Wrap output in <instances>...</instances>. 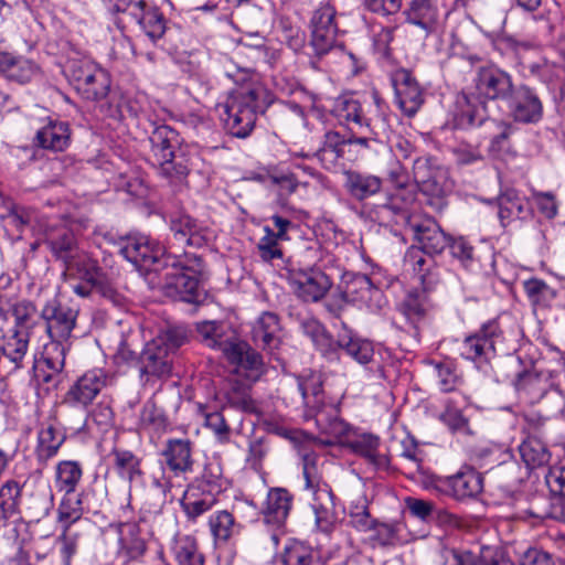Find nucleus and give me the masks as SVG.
I'll return each instance as SVG.
<instances>
[{
    "mask_svg": "<svg viewBox=\"0 0 565 565\" xmlns=\"http://www.w3.org/2000/svg\"><path fill=\"white\" fill-rule=\"evenodd\" d=\"M228 404L246 413L256 412V403L252 398L250 387L239 382H234L226 392Z\"/></svg>",
    "mask_w": 565,
    "mask_h": 565,
    "instance_id": "58",
    "label": "nucleus"
},
{
    "mask_svg": "<svg viewBox=\"0 0 565 565\" xmlns=\"http://www.w3.org/2000/svg\"><path fill=\"white\" fill-rule=\"evenodd\" d=\"M204 425L213 431L220 443L225 444L230 441L231 427L221 412L205 413Z\"/></svg>",
    "mask_w": 565,
    "mask_h": 565,
    "instance_id": "64",
    "label": "nucleus"
},
{
    "mask_svg": "<svg viewBox=\"0 0 565 565\" xmlns=\"http://www.w3.org/2000/svg\"><path fill=\"white\" fill-rule=\"evenodd\" d=\"M516 391L524 394L529 402H540L548 392L551 382L547 376L536 371H524L519 373L514 381Z\"/></svg>",
    "mask_w": 565,
    "mask_h": 565,
    "instance_id": "39",
    "label": "nucleus"
},
{
    "mask_svg": "<svg viewBox=\"0 0 565 565\" xmlns=\"http://www.w3.org/2000/svg\"><path fill=\"white\" fill-rule=\"evenodd\" d=\"M334 113L339 119L362 127L364 118L360 103L348 96L339 97L334 105Z\"/></svg>",
    "mask_w": 565,
    "mask_h": 565,
    "instance_id": "57",
    "label": "nucleus"
},
{
    "mask_svg": "<svg viewBox=\"0 0 565 565\" xmlns=\"http://www.w3.org/2000/svg\"><path fill=\"white\" fill-rule=\"evenodd\" d=\"M507 102L516 121L536 122L542 117L543 106L539 96L525 85L515 86Z\"/></svg>",
    "mask_w": 565,
    "mask_h": 565,
    "instance_id": "26",
    "label": "nucleus"
},
{
    "mask_svg": "<svg viewBox=\"0 0 565 565\" xmlns=\"http://www.w3.org/2000/svg\"><path fill=\"white\" fill-rule=\"evenodd\" d=\"M203 498H195L190 494L181 502L183 512L188 520L194 522L196 519L210 511L216 503V498L202 494Z\"/></svg>",
    "mask_w": 565,
    "mask_h": 565,
    "instance_id": "61",
    "label": "nucleus"
},
{
    "mask_svg": "<svg viewBox=\"0 0 565 565\" xmlns=\"http://www.w3.org/2000/svg\"><path fill=\"white\" fill-rule=\"evenodd\" d=\"M294 495L280 487L270 488L262 508L265 524L280 529L285 525L292 509Z\"/></svg>",
    "mask_w": 565,
    "mask_h": 565,
    "instance_id": "24",
    "label": "nucleus"
},
{
    "mask_svg": "<svg viewBox=\"0 0 565 565\" xmlns=\"http://www.w3.org/2000/svg\"><path fill=\"white\" fill-rule=\"evenodd\" d=\"M44 228V243L52 255L65 265L81 249L74 233L65 225L49 226L46 224Z\"/></svg>",
    "mask_w": 565,
    "mask_h": 565,
    "instance_id": "29",
    "label": "nucleus"
},
{
    "mask_svg": "<svg viewBox=\"0 0 565 565\" xmlns=\"http://www.w3.org/2000/svg\"><path fill=\"white\" fill-rule=\"evenodd\" d=\"M173 239L180 246L202 247L209 241V231L183 210L166 211Z\"/></svg>",
    "mask_w": 565,
    "mask_h": 565,
    "instance_id": "16",
    "label": "nucleus"
},
{
    "mask_svg": "<svg viewBox=\"0 0 565 565\" xmlns=\"http://www.w3.org/2000/svg\"><path fill=\"white\" fill-rule=\"evenodd\" d=\"M438 418L452 435H475L468 417L463 415L462 411L450 398L446 401L445 408L439 414Z\"/></svg>",
    "mask_w": 565,
    "mask_h": 565,
    "instance_id": "49",
    "label": "nucleus"
},
{
    "mask_svg": "<svg viewBox=\"0 0 565 565\" xmlns=\"http://www.w3.org/2000/svg\"><path fill=\"white\" fill-rule=\"evenodd\" d=\"M66 76L75 90L87 100L104 99L109 93L108 73L89 58L70 60L66 65Z\"/></svg>",
    "mask_w": 565,
    "mask_h": 565,
    "instance_id": "9",
    "label": "nucleus"
},
{
    "mask_svg": "<svg viewBox=\"0 0 565 565\" xmlns=\"http://www.w3.org/2000/svg\"><path fill=\"white\" fill-rule=\"evenodd\" d=\"M152 152L156 157L154 164L160 166L163 177H181L189 174L180 163L173 164L174 149L178 145V132L169 126L156 127L149 137Z\"/></svg>",
    "mask_w": 565,
    "mask_h": 565,
    "instance_id": "15",
    "label": "nucleus"
},
{
    "mask_svg": "<svg viewBox=\"0 0 565 565\" xmlns=\"http://www.w3.org/2000/svg\"><path fill=\"white\" fill-rule=\"evenodd\" d=\"M30 334L9 330L0 339V375H9L24 367Z\"/></svg>",
    "mask_w": 565,
    "mask_h": 565,
    "instance_id": "21",
    "label": "nucleus"
},
{
    "mask_svg": "<svg viewBox=\"0 0 565 565\" xmlns=\"http://www.w3.org/2000/svg\"><path fill=\"white\" fill-rule=\"evenodd\" d=\"M448 248L450 256L465 269H472L478 259L475 246L463 236H449Z\"/></svg>",
    "mask_w": 565,
    "mask_h": 565,
    "instance_id": "53",
    "label": "nucleus"
},
{
    "mask_svg": "<svg viewBox=\"0 0 565 565\" xmlns=\"http://www.w3.org/2000/svg\"><path fill=\"white\" fill-rule=\"evenodd\" d=\"M140 377L149 381L151 377H163L170 374L172 361L169 354V347L164 339L149 341L138 359Z\"/></svg>",
    "mask_w": 565,
    "mask_h": 565,
    "instance_id": "19",
    "label": "nucleus"
},
{
    "mask_svg": "<svg viewBox=\"0 0 565 565\" xmlns=\"http://www.w3.org/2000/svg\"><path fill=\"white\" fill-rule=\"evenodd\" d=\"M310 46L315 55L323 57L333 52H342L343 44L339 41V29H316L311 30Z\"/></svg>",
    "mask_w": 565,
    "mask_h": 565,
    "instance_id": "48",
    "label": "nucleus"
},
{
    "mask_svg": "<svg viewBox=\"0 0 565 565\" xmlns=\"http://www.w3.org/2000/svg\"><path fill=\"white\" fill-rule=\"evenodd\" d=\"M407 230L416 242L415 246L428 255H440L448 244L449 235L431 217L409 220Z\"/></svg>",
    "mask_w": 565,
    "mask_h": 565,
    "instance_id": "20",
    "label": "nucleus"
},
{
    "mask_svg": "<svg viewBox=\"0 0 565 565\" xmlns=\"http://www.w3.org/2000/svg\"><path fill=\"white\" fill-rule=\"evenodd\" d=\"M111 381L113 376L104 369L88 370L70 386L63 402L72 407L87 408Z\"/></svg>",
    "mask_w": 565,
    "mask_h": 565,
    "instance_id": "13",
    "label": "nucleus"
},
{
    "mask_svg": "<svg viewBox=\"0 0 565 565\" xmlns=\"http://www.w3.org/2000/svg\"><path fill=\"white\" fill-rule=\"evenodd\" d=\"M479 96L507 102L514 92L512 75L494 64L479 66L473 78Z\"/></svg>",
    "mask_w": 565,
    "mask_h": 565,
    "instance_id": "14",
    "label": "nucleus"
},
{
    "mask_svg": "<svg viewBox=\"0 0 565 565\" xmlns=\"http://www.w3.org/2000/svg\"><path fill=\"white\" fill-rule=\"evenodd\" d=\"M279 331V317L274 312L265 311L253 324L252 340L257 347L271 352L280 343Z\"/></svg>",
    "mask_w": 565,
    "mask_h": 565,
    "instance_id": "30",
    "label": "nucleus"
},
{
    "mask_svg": "<svg viewBox=\"0 0 565 565\" xmlns=\"http://www.w3.org/2000/svg\"><path fill=\"white\" fill-rule=\"evenodd\" d=\"M519 451L526 467L531 469L547 465L551 459V452L537 436H529L520 445Z\"/></svg>",
    "mask_w": 565,
    "mask_h": 565,
    "instance_id": "50",
    "label": "nucleus"
},
{
    "mask_svg": "<svg viewBox=\"0 0 565 565\" xmlns=\"http://www.w3.org/2000/svg\"><path fill=\"white\" fill-rule=\"evenodd\" d=\"M287 280L294 294L303 302L320 301L332 286L330 277L313 266L289 269Z\"/></svg>",
    "mask_w": 565,
    "mask_h": 565,
    "instance_id": "12",
    "label": "nucleus"
},
{
    "mask_svg": "<svg viewBox=\"0 0 565 565\" xmlns=\"http://www.w3.org/2000/svg\"><path fill=\"white\" fill-rule=\"evenodd\" d=\"M1 218L6 226L14 227L20 233L26 227L44 228L46 226V222L42 221L35 209L23 205L13 204Z\"/></svg>",
    "mask_w": 565,
    "mask_h": 565,
    "instance_id": "43",
    "label": "nucleus"
},
{
    "mask_svg": "<svg viewBox=\"0 0 565 565\" xmlns=\"http://www.w3.org/2000/svg\"><path fill=\"white\" fill-rule=\"evenodd\" d=\"M209 529L216 545L226 544L231 539L238 535L242 524L227 510H218L209 516Z\"/></svg>",
    "mask_w": 565,
    "mask_h": 565,
    "instance_id": "38",
    "label": "nucleus"
},
{
    "mask_svg": "<svg viewBox=\"0 0 565 565\" xmlns=\"http://www.w3.org/2000/svg\"><path fill=\"white\" fill-rule=\"evenodd\" d=\"M40 316L50 338L42 353L43 363L49 370L43 381L49 383L64 370L66 352L70 350L68 340L76 327L78 309L54 297L45 302Z\"/></svg>",
    "mask_w": 565,
    "mask_h": 565,
    "instance_id": "2",
    "label": "nucleus"
},
{
    "mask_svg": "<svg viewBox=\"0 0 565 565\" xmlns=\"http://www.w3.org/2000/svg\"><path fill=\"white\" fill-rule=\"evenodd\" d=\"M262 88L243 87L233 92L225 105L223 121L227 131L237 138L247 137L253 130L260 109Z\"/></svg>",
    "mask_w": 565,
    "mask_h": 565,
    "instance_id": "7",
    "label": "nucleus"
},
{
    "mask_svg": "<svg viewBox=\"0 0 565 565\" xmlns=\"http://www.w3.org/2000/svg\"><path fill=\"white\" fill-rule=\"evenodd\" d=\"M64 266V274L70 279L81 280L73 286L76 295L88 297L95 290L116 306L122 303L124 297L117 290L114 278L98 265L90 253L81 248Z\"/></svg>",
    "mask_w": 565,
    "mask_h": 565,
    "instance_id": "4",
    "label": "nucleus"
},
{
    "mask_svg": "<svg viewBox=\"0 0 565 565\" xmlns=\"http://www.w3.org/2000/svg\"><path fill=\"white\" fill-rule=\"evenodd\" d=\"M503 341L504 332L500 320L493 318L463 337L458 344L459 355L472 362L479 370H484L497 356V347Z\"/></svg>",
    "mask_w": 565,
    "mask_h": 565,
    "instance_id": "8",
    "label": "nucleus"
},
{
    "mask_svg": "<svg viewBox=\"0 0 565 565\" xmlns=\"http://www.w3.org/2000/svg\"><path fill=\"white\" fill-rule=\"evenodd\" d=\"M369 541L372 547L394 545L399 532L397 522H380L375 519L374 526L371 529Z\"/></svg>",
    "mask_w": 565,
    "mask_h": 565,
    "instance_id": "56",
    "label": "nucleus"
},
{
    "mask_svg": "<svg viewBox=\"0 0 565 565\" xmlns=\"http://www.w3.org/2000/svg\"><path fill=\"white\" fill-rule=\"evenodd\" d=\"M456 105L455 120L458 127L467 128L483 124L486 119L483 106L472 104L465 94L457 97Z\"/></svg>",
    "mask_w": 565,
    "mask_h": 565,
    "instance_id": "51",
    "label": "nucleus"
},
{
    "mask_svg": "<svg viewBox=\"0 0 565 565\" xmlns=\"http://www.w3.org/2000/svg\"><path fill=\"white\" fill-rule=\"evenodd\" d=\"M391 82L401 110L408 117L414 116L424 103V92L415 76L406 68L392 73Z\"/></svg>",
    "mask_w": 565,
    "mask_h": 565,
    "instance_id": "18",
    "label": "nucleus"
},
{
    "mask_svg": "<svg viewBox=\"0 0 565 565\" xmlns=\"http://www.w3.org/2000/svg\"><path fill=\"white\" fill-rule=\"evenodd\" d=\"M348 142H358L365 145L366 138L360 137L355 139L347 140L344 137H341L338 132H328L326 135V145L322 149L319 150L316 158L320 160L327 169L329 167L326 164V161L333 162L342 152V146Z\"/></svg>",
    "mask_w": 565,
    "mask_h": 565,
    "instance_id": "55",
    "label": "nucleus"
},
{
    "mask_svg": "<svg viewBox=\"0 0 565 565\" xmlns=\"http://www.w3.org/2000/svg\"><path fill=\"white\" fill-rule=\"evenodd\" d=\"M114 10L131 18L140 25L146 35L157 42L167 32V21L163 14L146 0H114Z\"/></svg>",
    "mask_w": 565,
    "mask_h": 565,
    "instance_id": "11",
    "label": "nucleus"
},
{
    "mask_svg": "<svg viewBox=\"0 0 565 565\" xmlns=\"http://www.w3.org/2000/svg\"><path fill=\"white\" fill-rule=\"evenodd\" d=\"M56 512V520L61 529H73V525L77 523L84 514L82 494L76 492L64 493Z\"/></svg>",
    "mask_w": 565,
    "mask_h": 565,
    "instance_id": "45",
    "label": "nucleus"
},
{
    "mask_svg": "<svg viewBox=\"0 0 565 565\" xmlns=\"http://www.w3.org/2000/svg\"><path fill=\"white\" fill-rule=\"evenodd\" d=\"M339 297L347 303L371 307L379 305L382 291L367 275L347 273L339 285Z\"/></svg>",
    "mask_w": 565,
    "mask_h": 565,
    "instance_id": "17",
    "label": "nucleus"
},
{
    "mask_svg": "<svg viewBox=\"0 0 565 565\" xmlns=\"http://www.w3.org/2000/svg\"><path fill=\"white\" fill-rule=\"evenodd\" d=\"M225 489V479L218 463L209 462L200 477L195 478L189 488L192 497L206 494L216 498Z\"/></svg>",
    "mask_w": 565,
    "mask_h": 565,
    "instance_id": "36",
    "label": "nucleus"
},
{
    "mask_svg": "<svg viewBox=\"0 0 565 565\" xmlns=\"http://www.w3.org/2000/svg\"><path fill=\"white\" fill-rule=\"evenodd\" d=\"M424 289H414L407 292L401 303V311L413 324L426 318L431 309V302Z\"/></svg>",
    "mask_w": 565,
    "mask_h": 565,
    "instance_id": "42",
    "label": "nucleus"
},
{
    "mask_svg": "<svg viewBox=\"0 0 565 565\" xmlns=\"http://www.w3.org/2000/svg\"><path fill=\"white\" fill-rule=\"evenodd\" d=\"M8 309L14 318V326L10 330H19L21 333L30 334L35 326V305L28 299H22L11 303Z\"/></svg>",
    "mask_w": 565,
    "mask_h": 565,
    "instance_id": "54",
    "label": "nucleus"
},
{
    "mask_svg": "<svg viewBox=\"0 0 565 565\" xmlns=\"http://www.w3.org/2000/svg\"><path fill=\"white\" fill-rule=\"evenodd\" d=\"M61 530L62 532L57 537V544L60 545L62 562L64 565H72L73 557L78 553L82 534L74 529Z\"/></svg>",
    "mask_w": 565,
    "mask_h": 565,
    "instance_id": "59",
    "label": "nucleus"
},
{
    "mask_svg": "<svg viewBox=\"0 0 565 565\" xmlns=\"http://www.w3.org/2000/svg\"><path fill=\"white\" fill-rule=\"evenodd\" d=\"M435 255H428L425 250L411 246L407 248L404 255V265L408 270H412L414 275L418 277L422 285L427 288L436 281V269Z\"/></svg>",
    "mask_w": 565,
    "mask_h": 565,
    "instance_id": "32",
    "label": "nucleus"
},
{
    "mask_svg": "<svg viewBox=\"0 0 565 565\" xmlns=\"http://www.w3.org/2000/svg\"><path fill=\"white\" fill-rule=\"evenodd\" d=\"M195 331L203 344L221 351L224 356L238 339L235 331L227 323L217 320L198 322Z\"/></svg>",
    "mask_w": 565,
    "mask_h": 565,
    "instance_id": "27",
    "label": "nucleus"
},
{
    "mask_svg": "<svg viewBox=\"0 0 565 565\" xmlns=\"http://www.w3.org/2000/svg\"><path fill=\"white\" fill-rule=\"evenodd\" d=\"M226 360L236 366L249 381L256 382L265 373L263 356L239 338L225 354Z\"/></svg>",
    "mask_w": 565,
    "mask_h": 565,
    "instance_id": "22",
    "label": "nucleus"
},
{
    "mask_svg": "<svg viewBox=\"0 0 565 565\" xmlns=\"http://www.w3.org/2000/svg\"><path fill=\"white\" fill-rule=\"evenodd\" d=\"M120 254L145 270H164L160 287L167 297L195 306L203 305L207 299L202 284L204 262L200 255L167 252L156 239L146 235L126 238Z\"/></svg>",
    "mask_w": 565,
    "mask_h": 565,
    "instance_id": "1",
    "label": "nucleus"
},
{
    "mask_svg": "<svg viewBox=\"0 0 565 565\" xmlns=\"http://www.w3.org/2000/svg\"><path fill=\"white\" fill-rule=\"evenodd\" d=\"M171 553L177 565H204L205 556L198 539L192 534L177 532L171 542Z\"/></svg>",
    "mask_w": 565,
    "mask_h": 565,
    "instance_id": "34",
    "label": "nucleus"
},
{
    "mask_svg": "<svg viewBox=\"0 0 565 565\" xmlns=\"http://www.w3.org/2000/svg\"><path fill=\"white\" fill-rule=\"evenodd\" d=\"M423 487L436 489L458 501L475 499L483 491V476L469 466L461 467L455 475L438 477L424 475Z\"/></svg>",
    "mask_w": 565,
    "mask_h": 565,
    "instance_id": "10",
    "label": "nucleus"
},
{
    "mask_svg": "<svg viewBox=\"0 0 565 565\" xmlns=\"http://www.w3.org/2000/svg\"><path fill=\"white\" fill-rule=\"evenodd\" d=\"M440 391L452 392L460 384V377L451 362H439L435 364Z\"/></svg>",
    "mask_w": 565,
    "mask_h": 565,
    "instance_id": "63",
    "label": "nucleus"
},
{
    "mask_svg": "<svg viewBox=\"0 0 565 565\" xmlns=\"http://www.w3.org/2000/svg\"><path fill=\"white\" fill-rule=\"evenodd\" d=\"M524 291L534 307L550 308L557 297V290L539 278H531L523 282Z\"/></svg>",
    "mask_w": 565,
    "mask_h": 565,
    "instance_id": "52",
    "label": "nucleus"
},
{
    "mask_svg": "<svg viewBox=\"0 0 565 565\" xmlns=\"http://www.w3.org/2000/svg\"><path fill=\"white\" fill-rule=\"evenodd\" d=\"M340 342H342L341 350L360 364H367L372 361L374 355L373 344L360 337H358L347 324L340 320Z\"/></svg>",
    "mask_w": 565,
    "mask_h": 565,
    "instance_id": "37",
    "label": "nucleus"
},
{
    "mask_svg": "<svg viewBox=\"0 0 565 565\" xmlns=\"http://www.w3.org/2000/svg\"><path fill=\"white\" fill-rule=\"evenodd\" d=\"M345 188L353 198L362 201L380 191L381 179H348Z\"/></svg>",
    "mask_w": 565,
    "mask_h": 565,
    "instance_id": "62",
    "label": "nucleus"
},
{
    "mask_svg": "<svg viewBox=\"0 0 565 565\" xmlns=\"http://www.w3.org/2000/svg\"><path fill=\"white\" fill-rule=\"evenodd\" d=\"M348 445L355 455L363 457L375 470H385L388 468V457L379 451L381 443L377 436L373 434H361L350 440Z\"/></svg>",
    "mask_w": 565,
    "mask_h": 565,
    "instance_id": "33",
    "label": "nucleus"
},
{
    "mask_svg": "<svg viewBox=\"0 0 565 565\" xmlns=\"http://www.w3.org/2000/svg\"><path fill=\"white\" fill-rule=\"evenodd\" d=\"M500 181H502L500 179ZM500 194L498 196V216L503 227L514 221H525L532 216V207L527 199L521 195L515 189L504 186L500 182Z\"/></svg>",
    "mask_w": 565,
    "mask_h": 565,
    "instance_id": "23",
    "label": "nucleus"
},
{
    "mask_svg": "<svg viewBox=\"0 0 565 565\" xmlns=\"http://www.w3.org/2000/svg\"><path fill=\"white\" fill-rule=\"evenodd\" d=\"M298 388L308 413L323 431L335 436L347 434L349 425L340 417V402L326 397L319 376L310 375L300 380Z\"/></svg>",
    "mask_w": 565,
    "mask_h": 565,
    "instance_id": "5",
    "label": "nucleus"
},
{
    "mask_svg": "<svg viewBox=\"0 0 565 565\" xmlns=\"http://www.w3.org/2000/svg\"><path fill=\"white\" fill-rule=\"evenodd\" d=\"M109 465L106 476L110 472L131 486L143 477L141 458L131 450L114 447L108 456Z\"/></svg>",
    "mask_w": 565,
    "mask_h": 565,
    "instance_id": "28",
    "label": "nucleus"
},
{
    "mask_svg": "<svg viewBox=\"0 0 565 565\" xmlns=\"http://www.w3.org/2000/svg\"><path fill=\"white\" fill-rule=\"evenodd\" d=\"M374 521L370 514L365 500H360L350 505L349 524L359 532L366 533L374 526Z\"/></svg>",
    "mask_w": 565,
    "mask_h": 565,
    "instance_id": "60",
    "label": "nucleus"
},
{
    "mask_svg": "<svg viewBox=\"0 0 565 565\" xmlns=\"http://www.w3.org/2000/svg\"><path fill=\"white\" fill-rule=\"evenodd\" d=\"M83 478V467L76 460H62L55 467L54 484L58 492H76Z\"/></svg>",
    "mask_w": 565,
    "mask_h": 565,
    "instance_id": "44",
    "label": "nucleus"
},
{
    "mask_svg": "<svg viewBox=\"0 0 565 565\" xmlns=\"http://www.w3.org/2000/svg\"><path fill=\"white\" fill-rule=\"evenodd\" d=\"M162 473L152 480L153 487L167 497L175 487L174 479L193 471V443L188 438H169L160 450Z\"/></svg>",
    "mask_w": 565,
    "mask_h": 565,
    "instance_id": "6",
    "label": "nucleus"
},
{
    "mask_svg": "<svg viewBox=\"0 0 565 565\" xmlns=\"http://www.w3.org/2000/svg\"><path fill=\"white\" fill-rule=\"evenodd\" d=\"M406 21L430 31L438 21V9L431 0H412L404 11Z\"/></svg>",
    "mask_w": 565,
    "mask_h": 565,
    "instance_id": "41",
    "label": "nucleus"
},
{
    "mask_svg": "<svg viewBox=\"0 0 565 565\" xmlns=\"http://www.w3.org/2000/svg\"><path fill=\"white\" fill-rule=\"evenodd\" d=\"M276 559L281 565H316L317 552L308 542L290 537L276 554Z\"/></svg>",
    "mask_w": 565,
    "mask_h": 565,
    "instance_id": "35",
    "label": "nucleus"
},
{
    "mask_svg": "<svg viewBox=\"0 0 565 565\" xmlns=\"http://www.w3.org/2000/svg\"><path fill=\"white\" fill-rule=\"evenodd\" d=\"M169 426L163 409L152 401H147L140 411L139 428L147 434L160 436Z\"/></svg>",
    "mask_w": 565,
    "mask_h": 565,
    "instance_id": "46",
    "label": "nucleus"
},
{
    "mask_svg": "<svg viewBox=\"0 0 565 565\" xmlns=\"http://www.w3.org/2000/svg\"><path fill=\"white\" fill-rule=\"evenodd\" d=\"M65 441V435L57 430L53 424L42 426L38 433L35 456L40 462H46L55 457Z\"/></svg>",
    "mask_w": 565,
    "mask_h": 565,
    "instance_id": "40",
    "label": "nucleus"
},
{
    "mask_svg": "<svg viewBox=\"0 0 565 565\" xmlns=\"http://www.w3.org/2000/svg\"><path fill=\"white\" fill-rule=\"evenodd\" d=\"M118 550L117 555L124 557L125 565L137 562L147 552V542L141 536V529L135 521H124L117 526Z\"/></svg>",
    "mask_w": 565,
    "mask_h": 565,
    "instance_id": "25",
    "label": "nucleus"
},
{
    "mask_svg": "<svg viewBox=\"0 0 565 565\" xmlns=\"http://www.w3.org/2000/svg\"><path fill=\"white\" fill-rule=\"evenodd\" d=\"M71 142L68 124L60 120H50L40 128L35 135V146L51 151H63Z\"/></svg>",
    "mask_w": 565,
    "mask_h": 565,
    "instance_id": "31",
    "label": "nucleus"
},
{
    "mask_svg": "<svg viewBox=\"0 0 565 565\" xmlns=\"http://www.w3.org/2000/svg\"><path fill=\"white\" fill-rule=\"evenodd\" d=\"M302 462L305 488L312 491L311 508L316 518V525L322 532H330L338 521L335 510V495L328 482L322 478L319 468V455L306 447L298 448Z\"/></svg>",
    "mask_w": 565,
    "mask_h": 565,
    "instance_id": "3",
    "label": "nucleus"
},
{
    "mask_svg": "<svg viewBox=\"0 0 565 565\" xmlns=\"http://www.w3.org/2000/svg\"><path fill=\"white\" fill-rule=\"evenodd\" d=\"M25 482L8 479L0 486V511L10 520L20 514L22 491Z\"/></svg>",
    "mask_w": 565,
    "mask_h": 565,
    "instance_id": "47",
    "label": "nucleus"
}]
</instances>
